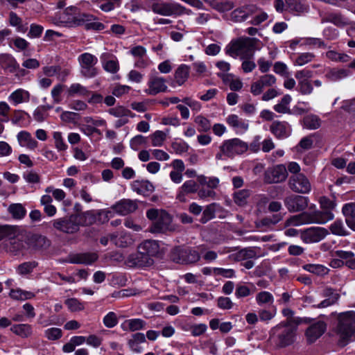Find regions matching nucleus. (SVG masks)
<instances>
[{
	"instance_id": "9",
	"label": "nucleus",
	"mask_w": 355,
	"mask_h": 355,
	"mask_svg": "<svg viewBox=\"0 0 355 355\" xmlns=\"http://www.w3.org/2000/svg\"><path fill=\"white\" fill-rule=\"evenodd\" d=\"M289 188L299 193H309L311 190V184L308 178L302 173L291 176L288 180Z\"/></svg>"
},
{
	"instance_id": "32",
	"label": "nucleus",
	"mask_w": 355,
	"mask_h": 355,
	"mask_svg": "<svg viewBox=\"0 0 355 355\" xmlns=\"http://www.w3.org/2000/svg\"><path fill=\"white\" fill-rule=\"evenodd\" d=\"M189 67L185 64H182L177 68L174 76L175 83L178 85H182L187 80L189 76Z\"/></svg>"
},
{
	"instance_id": "31",
	"label": "nucleus",
	"mask_w": 355,
	"mask_h": 355,
	"mask_svg": "<svg viewBox=\"0 0 355 355\" xmlns=\"http://www.w3.org/2000/svg\"><path fill=\"white\" fill-rule=\"evenodd\" d=\"M342 211L346 217L345 220L348 227L355 231V205L345 204Z\"/></svg>"
},
{
	"instance_id": "23",
	"label": "nucleus",
	"mask_w": 355,
	"mask_h": 355,
	"mask_svg": "<svg viewBox=\"0 0 355 355\" xmlns=\"http://www.w3.org/2000/svg\"><path fill=\"white\" fill-rule=\"evenodd\" d=\"M288 176L284 165L278 164L272 168L268 173V183H278L284 181Z\"/></svg>"
},
{
	"instance_id": "11",
	"label": "nucleus",
	"mask_w": 355,
	"mask_h": 355,
	"mask_svg": "<svg viewBox=\"0 0 355 355\" xmlns=\"http://www.w3.org/2000/svg\"><path fill=\"white\" fill-rule=\"evenodd\" d=\"M312 76V72L303 69L297 71L295 77L297 80V90L302 95H309L313 92V88L309 79Z\"/></svg>"
},
{
	"instance_id": "14",
	"label": "nucleus",
	"mask_w": 355,
	"mask_h": 355,
	"mask_svg": "<svg viewBox=\"0 0 355 355\" xmlns=\"http://www.w3.org/2000/svg\"><path fill=\"white\" fill-rule=\"evenodd\" d=\"M166 79L163 77L151 76L147 83L148 88L145 89L147 94L155 96L162 92H168L166 85Z\"/></svg>"
},
{
	"instance_id": "12",
	"label": "nucleus",
	"mask_w": 355,
	"mask_h": 355,
	"mask_svg": "<svg viewBox=\"0 0 355 355\" xmlns=\"http://www.w3.org/2000/svg\"><path fill=\"white\" fill-rule=\"evenodd\" d=\"M285 205L291 212H299L304 210L309 203L308 197L291 195L285 199Z\"/></svg>"
},
{
	"instance_id": "46",
	"label": "nucleus",
	"mask_w": 355,
	"mask_h": 355,
	"mask_svg": "<svg viewBox=\"0 0 355 355\" xmlns=\"http://www.w3.org/2000/svg\"><path fill=\"white\" fill-rule=\"evenodd\" d=\"M286 3L289 9L297 14L304 13L308 10V6L302 3L301 0H286Z\"/></svg>"
},
{
	"instance_id": "7",
	"label": "nucleus",
	"mask_w": 355,
	"mask_h": 355,
	"mask_svg": "<svg viewBox=\"0 0 355 355\" xmlns=\"http://www.w3.org/2000/svg\"><path fill=\"white\" fill-rule=\"evenodd\" d=\"M78 215L71 214L62 218L55 219L53 222V227L62 233L73 234L78 232L80 230Z\"/></svg>"
},
{
	"instance_id": "16",
	"label": "nucleus",
	"mask_w": 355,
	"mask_h": 355,
	"mask_svg": "<svg viewBox=\"0 0 355 355\" xmlns=\"http://www.w3.org/2000/svg\"><path fill=\"white\" fill-rule=\"evenodd\" d=\"M327 325L324 322L318 320L313 322L306 330L305 336L309 343L315 342L326 331Z\"/></svg>"
},
{
	"instance_id": "1",
	"label": "nucleus",
	"mask_w": 355,
	"mask_h": 355,
	"mask_svg": "<svg viewBox=\"0 0 355 355\" xmlns=\"http://www.w3.org/2000/svg\"><path fill=\"white\" fill-rule=\"evenodd\" d=\"M355 312L349 311L342 313L338 316V334L340 344L345 346L351 340H355Z\"/></svg>"
},
{
	"instance_id": "61",
	"label": "nucleus",
	"mask_w": 355,
	"mask_h": 355,
	"mask_svg": "<svg viewBox=\"0 0 355 355\" xmlns=\"http://www.w3.org/2000/svg\"><path fill=\"white\" fill-rule=\"evenodd\" d=\"M45 336L50 340H57L62 336V331L60 328L51 327L45 331Z\"/></svg>"
},
{
	"instance_id": "20",
	"label": "nucleus",
	"mask_w": 355,
	"mask_h": 355,
	"mask_svg": "<svg viewBox=\"0 0 355 355\" xmlns=\"http://www.w3.org/2000/svg\"><path fill=\"white\" fill-rule=\"evenodd\" d=\"M98 259V255L96 252H81L71 255L69 262L73 264L92 265Z\"/></svg>"
},
{
	"instance_id": "38",
	"label": "nucleus",
	"mask_w": 355,
	"mask_h": 355,
	"mask_svg": "<svg viewBox=\"0 0 355 355\" xmlns=\"http://www.w3.org/2000/svg\"><path fill=\"white\" fill-rule=\"evenodd\" d=\"M19 230V227L17 225L0 224V241L4 239L12 238L15 236Z\"/></svg>"
},
{
	"instance_id": "58",
	"label": "nucleus",
	"mask_w": 355,
	"mask_h": 355,
	"mask_svg": "<svg viewBox=\"0 0 355 355\" xmlns=\"http://www.w3.org/2000/svg\"><path fill=\"white\" fill-rule=\"evenodd\" d=\"M265 85H266V75L262 76L259 81L252 83L251 92L254 96L259 95L261 93Z\"/></svg>"
},
{
	"instance_id": "42",
	"label": "nucleus",
	"mask_w": 355,
	"mask_h": 355,
	"mask_svg": "<svg viewBox=\"0 0 355 355\" xmlns=\"http://www.w3.org/2000/svg\"><path fill=\"white\" fill-rule=\"evenodd\" d=\"M122 0H93L94 3H100L102 1H105V3L99 5V8L101 10L104 12H110L116 7H119L121 3Z\"/></svg>"
},
{
	"instance_id": "13",
	"label": "nucleus",
	"mask_w": 355,
	"mask_h": 355,
	"mask_svg": "<svg viewBox=\"0 0 355 355\" xmlns=\"http://www.w3.org/2000/svg\"><path fill=\"white\" fill-rule=\"evenodd\" d=\"M172 223V218L171 215L166 211L160 214L159 218L153 223L150 227V230L153 233H166L168 231H171V227Z\"/></svg>"
},
{
	"instance_id": "64",
	"label": "nucleus",
	"mask_w": 355,
	"mask_h": 355,
	"mask_svg": "<svg viewBox=\"0 0 355 355\" xmlns=\"http://www.w3.org/2000/svg\"><path fill=\"white\" fill-rule=\"evenodd\" d=\"M183 191L189 193H195L198 191L199 186L193 180H187L184 182V184L180 187Z\"/></svg>"
},
{
	"instance_id": "62",
	"label": "nucleus",
	"mask_w": 355,
	"mask_h": 355,
	"mask_svg": "<svg viewBox=\"0 0 355 355\" xmlns=\"http://www.w3.org/2000/svg\"><path fill=\"white\" fill-rule=\"evenodd\" d=\"M44 27L42 25L33 23L30 26L27 36L30 38H38L42 35Z\"/></svg>"
},
{
	"instance_id": "48",
	"label": "nucleus",
	"mask_w": 355,
	"mask_h": 355,
	"mask_svg": "<svg viewBox=\"0 0 355 355\" xmlns=\"http://www.w3.org/2000/svg\"><path fill=\"white\" fill-rule=\"evenodd\" d=\"M303 268L305 270L318 275H324L329 271L327 267L320 264H306Z\"/></svg>"
},
{
	"instance_id": "28",
	"label": "nucleus",
	"mask_w": 355,
	"mask_h": 355,
	"mask_svg": "<svg viewBox=\"0 0 355 355\" xmlns=\"http://www.w3.org/2000/svg\"><path fill=\"white\" fill-rule=\"evenodd\" d=\"M132 338L128 340V345L130 349L137 354L143 352V348L139 346V344L146 343V336L141 332L132 334Z\"/></svg>"
},
{
	"instance_id": "19",
	"label": "nucleus",
	"mask_w": 355,
	"mask_h": 355,
	"mask_svg": "<svg viewBox=\"0 0 355 355\" xmlns=\"http://www.w3.org/2000/svg\"><path fill=\"white\" fill-rule=\"evenodd\" d=\"M81 19L83 22H82L81 26H83L85 30L87 31H101L105 28V25L101 22L96 21L98 19V17L91 13L85 12Z\"/></svg>"
},
{
	"instance_id": "40",
	"label": "nucleus",
	"mask_w": 355,
	"mask_h": 355,
	"mask_svg": "<svg viewBox=\"0 0 355 355\" xmlns=\"http://www.w3.org/2000/svg\"><path fill=\"white\" fill-rule=\"evenodd\" d=\"M225 53L234 58L242 55L240 44L238 38L232 40L228 44L225 49Z\"/></svg>"
},
{
	"instance_id": "37",
	"label": "nucleus",
	"mask_w": 355,
	"mask_h": 355,
	"mask_svg": "<svg viewBox=\"0 0 355 355\" xmlns=\"http://www.w3.org/2000/svg\"><path fill=\"white\" fill-rule=\"evenodd\" d=\"M30 119L31 116L26 112L15 110L13 112L11 121L14 124H19L21 126H23L29 123Z\"/></svg>"
},
{
	"instance_id": "52",
	"label": "nucleus",
	"mask_w": 355,
	"mask_h": 355,
	"mask_svg": "<svg viewBox=\"0 0 355 355\" xmlns=\"http://www.w3.org/2000/svg\"><path fill=\"white\" fill-rule=\"evenodd\" d=\"M216 217L215 209L214 204L209 205L203 210L202 216L200 219V222L205 224L210 220Z\"/></svg>"
},
{
	"instance_id": "63",
	"label": "nucleus",
	"mask_w": 355,
	"mask_h": 355,
	"mask_svg": "<svg viewBox=\"0 0 355 355\" xmlns=\"http://www.w3.org/2000/svg\"><path fill=\"white\" fill-rule=\"evenodd\" d=\"M67 86L63 84L58 83L55 85L51 90V96L55 103H60L62 101L60 95L63 92V89Z\"/></svg>"
},
{
	"instance_id": "17",
	"label": "nucleus",
	"mask_w": 355,
	"mask_h": 355,
	"mask_svg": "<svg viewBox=\"0 0 355 355\" xmlns=\"http://www.w3.org/2000/svg\"><path fill=\"white\" fill-rule=\"evenodd\" d=\"M8 239L10 240L8 250L12 254L18 255L28 249L26 236H19L17 232L15 236Z\"/></svg>"
},
{
	"instance_id": "41",
	"label": "nucleus",
	"mask_w": 355,
	"mask_h": 355,
	"mask_svg": "<svg viewBox=\"0 0 355 355\" xmlns=\"http://www.w3.org/2000/svg\"><path fill=\"white\" fill-rule=\"evenodd\" d=\"M303 125L309 130H315L320 126V119L316 115H307L303 119Z\"/></svg>"
},
{
	"instance_id": "60",
	"label": "nucleus",
	"mask_w": 355,
	"mask_h": 355,
	"mask_svg": "<svg viewBox=\"0 0 355 355\" xmlns=\"http://www.w3.org/2000/svg\"><path fill=\"white\" fill-rule=\"evenodd\" d=\"M53 139L55 140V146L58 151L66 150L68 148L67 144L64 142L61 132H54Z\"/></svg>"
},
{
	"instance_id": "5",
	"label": "nucleus",
	"mask_w": 355,
	"mask_h": 355,
	"mask_svg": "<svg viewBox=\"0 0 355 355\" xmlns=\"http://www.w3.org/2000/svg\"><path fill=\"white\" fill-rule=\"evenodd\" d=\"M85 12L76 6H70L67 7L63 12L60 15L59 19L64 26L69 28H76L81 26L82 18Z\"/></svg>"
},
{
	"instance_id": "59",
	"label": "nucleus",
	"mask_w": 355,
	"mask_h": 355,
	"mask_svg": "<svg viewBox=\"0 0 355 355\" xmlns=\"http://www.w3.org/2000/svg\"><path fill=\"white\" fill-rule=\"evenodd\" d=\"M248 17L249 15L243 8H236L232 12V17L236 22L244 21Z\"/></svg>"
},
{
	"instance_id": "21",
	"label": "nucleus",
	"mask_w": 355,
	"mask_h": 355,
	"mask_svg": "<svg viewBox=\"0 0 355 355\" xmlns=\"http://www.w3.org/2000/svg\"><path fill=\"white\" fill-rule=\"evenodd\" d=\"M28 249L32 248L35 250L46 249L50 245V241L46 236L41 234H33L26 236Z\"/></svg>"
},
{
	"instance_id": "34",
	"label": "nucleus",
	"mask_w": 355,
	"mask_h": 355,
	"mask_svg": "<svg viewBox=\"0 0 355 355\" xmlns=\"http://www.w3.org/2000/svg\"><path fill=\"white\" fill-rule=\"evenodd\" d=\"M251 194L250 189H244L234 192L232 195L234 202L239 207H244L248 203V199Z\"/></svg>"
},
{
	"instance_id": "2",
	"label": "nucleus",
	"mask_w": 355,
	"mask_h": 355,
	"mask_svg": "<svg viewBox=\"0 0 355 355\" xmlns=\"http://www.w3.org/2000/svg\"><path fill=\"white\" fill-rule=\"evenodd\" d=\"M334 216L330 213L320 212H303L298 215H295L286 220V226H299L304 224L318 223L325 224L334 218Z\"/></svg>"
},
{
	"instance_id": "50",
	"label": "nucleus",
	"mask_w": 355,
	"mask_h": 355,
	"mask_svg": "<svg viewBox=\"0 0 355 355\" xmlns=\"http://www.w3.org/2000/svg\"><path fill=\"white\" fill-rule=\"evenodd\" d=\"M24 94H26L28 97L29 96L28 92L23 89H17L11 93L9 96V100L12 101L15 105H17L24 102Z\"/></svg>"
},
{
	"instance_id": "10",
	"label": "nucleus",
	"mask_w": 355,
	"mask_h": 355,
	"mask_svg": "<svg viewBox=\"0 0 355 355\" xmlns=\"http://www.w3.org/2000/svg\"><path fill=\"white\" fill-rule=\"evenodd\" d=\"M329 234L324 227H311L301 232L300 238L305 243H317L324 239Z\"/></svg>"
},
{
	"instance_id": "39",
	"label": "nucleus",
	"mask_w": 355,
	"mask_h": 355,
	"mask_svg": "<svg viewBox=\"0 0 355 355\" xmlns=\"http://www.w3.org/2000/svg\"><path fill=\"white\" fill-rule=\"evenodd\" d=\"M8 211L12 218L17 220L22 219L26 214V209L20 203L11 204L8 207Z\"/></svg>"
},
{
	"instance_id": "30",
	"label": "nucleus",
	"mask_w": 355,
	"mask_h": 355,
	"mask_svg": "<svg viewBox=\"0 0 355 355\" xmlns=\"http://www.w3.org/2000/svg\"><path fill=\"white\" fill-rule=\"evenodd\" d=\"M139 246L141 248V250H144L152 259L156 257L159 252V243L155 240H145Z\"/></svg>"
},
{
	"instance_id": "3",
	"label": "nucleus",
	"mask_w": 355,
	"mask_h": 355,
	"mask_svg": "<svg viewBox=\"0 0 355 355\" xmlns=\"http://www.w3.org/2000/svg\"><path fill=\"white\" fill-rule=\"evenodd\" d=\"M170 260L178 264H192L198 261L200 254L198 250L185 245L173 248L169 253Z\"/></svg>"
},
{
	"instance_id": "51",
	"label": "nucleus",
	"mask_w": 355,
	"mask_h": 355,
	"mask_svg": "<svg viewBox=\"0 0 355 355\" xmlns=\"http://www.w3.org/2000/svg\"><path fill=\"white\" fill-rule=\"evenodd\" d=\"M313 144V136L309 135L305 137H303L297 146H295V150L297 152H303L305 150H308L311 149Z\"/></svg>"
},
{
	"instance_id": "26",
	"label": "nucleus",
	"mask_w": 355,
	"mask_h": 355,
	"mask_svg": "<svg viewBox=\"0 0 355 355\" xmlns=\"http://www.w3.org/2000/svg\"><path fill=\"white\" fill-rule=\"evenodd\" d=\"M256 201V214L260 218L261 223L263 226H266V216H263L266 213V196L265 194L257 195Z\"/></svg>"
},
{
	"instance_id": "55",
	"label": "nucleus",
	"mask_w": 355,
	"mask_h": 355,
	"mask_svg": "<svg viewBox=\"0 0 355 355\" xmlns=\"http://www.w3.org/2000/svg\"><path fill=\"white\" fill-rule=\"evenodd\" d=\"M150 137L153 146H162L166 140V135L162 130H156L151 135Z\"/></svg>"
},
{
	"instance_id": "49",
	"label": "nucleus",
	"mask_w": 355,
	"mask_h": 355,
	"mask_svg": "<svg viewBox=\"0 0 355 355\" xmlns=\"http://www.w3.org/2000/svg\"><path fill=\"white\" fill-rule=\"evenodd\" d=\"M194 121L198 126V130L200 132H206L211 128L210 121L202 115L197 116L195 118Z\"/></svg>"
},
{
	"instance_id": "47",
	"label": "nucleus",
	"mask_w": 355,
	"mask_h": 355,
	"mask_svg": "<svg viewBox=\"0 0 355 355\" xmlns=\"http://www.w3.org/2000/svg\"><path fill=\"white\" fill-rule=\"evenodd\" d=\"M78 60L82 67L85 66H94L98 62L97 58L89 53H84L81 54L78 57Z\"/></svg>"
},
{
	"instance_id": "57",
	"label": "nucleus",
	"mask_w": 355,
	"mask_h": 355,
	"mask_svg": "<svg viewBox=\"0 0 355 355\" xmlns=\"http://www.w3.org/2000/svg\"><path fill=\"white\" fill-rule=\"evenodd\" d=\"M326 55L329 60L336 62H346L349 60V57L347 54L338 53L334 51H329L327 52Z\"/></svg>"
},
{
	"instance_id": "45",
	"label": "nucleus",
	"mask_w": 355,
	"mask_h": 355,
	"mask_svg": "<svg viewBox=\"0 0 355 355\" xmlns=\"http://www.w3.org/2000/svg\"><path fill=\"white\" fill-rule=\"evenodd\" d=\"M320 207L323 211H315V212H320V213H330L334 215L332 213V210L336 207V203L334 201L329 199L325 196H322L320 198L319 200Z\"/></svg>"
},
{
	"instance_id": "6",
	"label": "nucleus",
	"mask_w": 355,
	"mask_h": 355,
	"mask_svg": "<svg viewBox=\"0 0 355 355\" xmlns=\"http://www.w3.org/2000/svg\"><path fill=\"white\" fill-rule=\"evenodd\" d=\"M220 150L228 158H234L248 150V144L239 138L224 140L220 146Z\"/></svg>"
},
{
	"instance_id": "15",
	"label": "nucleus",
	"mask_w": 355,
	"mask_h": 355,
	"mask_svg": "<svg viewBox=\"0 0 355 355\" xmlns=\"http://www.w3.org/2000/svg\"><path fill=\"white\" fill-rule=\"evenodd\" d=\"M128 262L132 266L146 267L153 265L154 259L138 246L137 252L128 256Z\"/></svg>"
},
{
	"instance_id": "53",
	"label": "nucleus",
	"mask_w": 355,
	"mask_h": 355,
	"mask_svg": "<svg viewBox=\"0 0 355 355\" xmlns=\"http://www.w3.org/2000/svg\"><path fill=\"white\" fill-rule=\"evenodd\" d=\"M64 304L71 312L83 311L84 304L76 298H69L65 300Z\"/></svg>"
},
{
	"instance_id": "29",
	"label": "nucleus",
	"mask_w": 355,
	"mask_h": 355,
	"mask_svg": "<svg viewBox=\"0 0 355 355\" xmlns=\"http://www.w3.org/2000/svg\"><path fill=\"white\" fill-rule=\"evenodd\" d=\"M91 93L92 91H89L87 87L80 83L71 84L66 92L67 98L75 96L87 97L89 96Z\"/></svg>"
},
{
	"instance_id": "22",
	"label": "nucleus",
	"mask_w": 355,
	"mask_h": 355,
	"mask_svg": "<svg viewBox=\"0 0 355 355\" xmlns=\"http://www.w3.org/2000/svg\"><path fill=\"white\" fill-rule=\"evenodd\" d=\"M131 187L137 194L142 195L144 197L150 196L155 190L154 185L148 180H136L133 181Z\"/></svg>"
},
{
	"instance_id": "54",
	"label": "nucleus",
	"mask_w": 355,
	"mask_h": 355,
	"mask_svg": "<svg viewBox=\"0 0 355 355\" xmlns=\"http://www.w3.org/2000/svg\"><path fill=\"white\" fill-rule=\"evenodd\" d=\"M207 329L206 324H194L189 327V328H184L185 331H190L193 336H200L205 333Z\"/></svg>"
},
{
	"instance_id": "36",
	"label": "nucleus",
	"mask_w": 355,
	"mask_h": 355,
	"mask_svg": "<svg viewBox=\"0 0 355 355\" xmlns=\"http://www.w3.org/2000/svg\"><path fill=\"white\" fill-rule=\"evenodd\" d=\"M10 331L21 338H28L32 334V327L28 324H18L12 325Z\"/></svg>"
},
{
	"instance_id": "24",
	"label": "nucleus",
	"mask_w": 355,
	"mask_h": 355,
	"mask_svg": "<svg viewBox=\"0 0 355 355\" xmlns=\"http://www.w3.org/2000/svg\"><path fill=\"white\" fill-rule=\"evenodd\" d=\"M147 322L141 318H131L125 320L121 324V328L125 331L135 332L146 329Z\"/></svg>"
},
{
	"instance_id": "4",
	"label": "nucleus",
	"mask_w": 355,
	"mask_h": 355,
	"mask_svg": "<svg viewBox=\"0 0 355 355\" xmlns=\"http://www.w3.org/2000/svg\"><path fill=\"white\" fill-rule=\"evenodd\" d=\"M301 319L289 320L285 324H279L270 331L271 337L279 338L282 345H288L293 341L297 325Z\"/></svg>"
},
{
	"instance_id": "56",
	"label": "nucleus",
	"mask_w": 355,
	"mask_h": 355,
	"mask_svg": "<svg viewBox=\"0 0 355 355\" xmlns=\"http://www.w3.org/2000/svg\"><path fill=\"white\" fill-rule=\"evenodd\" d=\"M103 322L106 327L113 328L118 324L119 320L116 314L110 311L103 317Z\"/></svg>"
},
{
	"instance_id": "33",
	"label": "nucleus",
	"mask_w": 355,
	"mask_h": 355,
	"mask_svg": "<svg viewBox=\"0 0 355 355\" xmlns=\"http://www.w3.org/2000/svg\"><path fill=\"white\" fill-rule=\"evenodd\" d=\"M78 215L79 227L80 226H89L94 224L96 221V216L94 210H89L80 214H76Z\"/></svg>"
},
{
	"instance_id": "25",
	"label": "nucleus",
	"mask_w": 355,
	"mask_h": 355,
	"mask_svg": "<svg viewBox=\"0 0 355 355\" xmlns=\"http://www.w3.org/2000/svg\"><path fill=\"white\" fill-rule=\"evenodd\" d=\"M238 40L242 55L245 54L246 56L252 55L256 49V44L259 42V40L254 37H239Z\"/></svg>"
},
{
	"instance_id": "35",
	"label": "nucleus",
	"mask_w": 355,
	"mask_h": 355,
	"mask_svg": "<svg viewBox=\"0 0 355 355\" xmlns=\"http://www.w3.org/2000/svg\"><path fill=\"white\" fill-rule=\"evenodd\" d=\"M349 71L345 69H329L325 74V77L329 81H338L349 76Z\"/></svg>"
},
{
	"instance_id": "43",
	"label": "nucleus",
	"mask_w": 355,
	"mask_h": 355,
	"mask_svg": "<svg viewBox=\"0 0 355 355\" xmlns=\"http://www.w3.org/2000/svg\"><path fill=\"white\" fill-rule=\"evenodd\" d=\"M37 265V262L35 261L24 262L17 266V272L20 275H28L33 271Z\"/></svg>"
},
{
	"instance_id": "18",
	"label": "nucleus",
	"mask_w": 355,
	"mask_h": 355,
	"mask_svg": "<svg viewBox=\"0 0 355 355\" xmlns=\"http://www.w3.org/2000/svg\"><path fill=\"white\" fill-rule=\"evenodd\" d=\"M111 208L119 214L125 216L136 211L138 206L135 201L123 198L117 201Z\"/></svg>"
},
{
	"instance_id": "27",
	"label": "nucleus",
	"mask_w": 355,
	"mask_h": 355,
	"mask_svg": "<svg viewBox=\"0 0 355 355\" xmlns=\"http://www.w3.org/2000/svg\"><path fill=\"white\" fill-rule=\"evenodd\" d=\"M270 131L278 138H286L291 135V128L286 122L275 121L270 125Z\"/></svg>"
},
{
	"instance_id": "8",
	"label": "nucleus",
	"mask_w": 355,
	"mask_h": 355,
	"mask_svg": "<svg viewBox=\"0 0 355 355\" xmlns=\"http://www.w3.org/2000/svg\"><path fill=\"white\" fill-rule=\"evenodd\" d=\"M152 11L163 16L180 15L184 13L186 8L178 3L155 2L151 6Z\"/></svg>"
},
{
	"instance_id": "44",
	"label": "nucleus",
	"mask_w": 355,
	"mask_h": 355,
	"mask_svg": "<svg viewBox=\"0 0 355 355\" xmlns=\"http://www.w3.org/2000/svg\"><path fill=\"white\" fill-rule=\"evenodd\" d=\"M291 96L286 94L283 96L281 101L274 106V110L278 113H287L289 112V104L291 101Z\"/></svg>"
}]
</instances>
